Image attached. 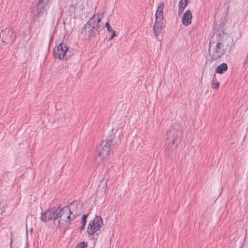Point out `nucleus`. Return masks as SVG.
<instances>
[{
	"label": "nucleus",
	"instance_id": "1",
	"mask_svg": "<svg viewBox=\"0 0 248 248\" xmlns=\"http://www.w3.org/2000/svg\"><path fill=\"white\" fill-rule=\"evenodd\" d=\"M112 141L111 140L103 141L97 148V154L95 157V162L98 165L102 164L109 155Z\"/></svg>",
	"mask_w": 248,
	"mask_h": 248
},
{
	"label": "nucleus",
	"instance_id": "2",
	"mask_svg": "<svg viewBox=\"0 0 248 248\" xmlns=\"http://www.w3.org/2000/svg\"><path fill=\"white\" fill-rule=\"evenodd\" d=\"M101 20V19L98 16L93 15L85 25V29L87 30L89 36L94 37L99 33L98 23Z\"/></svg>",
	"mask_w": 248,
	"mask_h": 248
},
{
	"label": "nucleus",
	"instance_id": "3",
	"mask_svg": "<svg viewBox=\"0 0 248 248\" xmlns=\"http://www.w3.org/2000/svg\"><path fill=\"white\" fill-rule=\"evenodd\" d=\"M103 225V221L100 216H96L91 220L88 224L87 232L89 235H93L99 230Z\"/></svg>",
	"mask_w": 248,
	"mask_h": 248
},
{
	"label": "nucleus",
	"instance_id": "4",
	"mask_svg": "<svg viewBox=\"0 0 248 248\" xmlns=\"http://www.w3.org/2000/svg\"><path fill=\"white\" fill-rule=\"evenodd\" d=\"M50 0H39L38 4L33 7L31 15L34 19H36L43 14L46 9V6Z\"/></svg>",
	"mask_w": 248,
	"mask_h": 248
},
{
	"label": "nucleus",
	"instance_id": "5",
	"mask_svg": "<svg viewBox=\"0 0 248 248\" xmlns=\"http://www.w3.org/2000/svg\"><path fill=\"white\" fill-rule=\"evenodd\" d=\"M58 218H60V220L64 221L69 224L74 219V216L70 213L69 209L67 206L59 209L57 208Z\"/></svg>",
	"mask_w": 248,
	"mask_h": 248
},
{
	"label": "nucleus",
	"instance_id": "6",
	"mask_svg": "<svg viewBox=\"0 0 248 248\" xmlns=\"http://www.w3.org/2000/svg\"><path fill=\"white\" fill-rule=\"evenodd\" d=\"M68 53V47L64 43L60 44L57 48L56 50H54V54L56 58L61 59L67 60L70 55Z\"/></svg>",
	"mask_w": 248,
	"mask_h": 248
},
{
	"label": "nucleus",
	"instance_id": "7",
	"mask_svg": "<svg viewBox=\"0 0 248 248\" xmlns=\"http://www.w3.org/2000/svg\"><path fill=\"white\" fill-rule=\"evenodd\" d=\"M222 44L220 42L217 43L213 47L212 45L210 46L209 49V54L213 60H217L221 57L224 53V51L221 47Z\"/></svg>",
	"mask_w": 248,
	"mask_h": 248
},
{
	"label": "nucleus",
	"instance_id": "8",
	"mask_svg": "<svg viewBox=\"0 0 248 248\" xmlns=\"http://www.w3.org/2000/svg\"><path fill=\"white\" fill-rule=\"evenodd\" d=\"M57 213V209L55 208H50L42 213L41 219L44 222L51 219L55 220L58 218Z\"/></svg>",
	"mask_w": 248,
	"mask_h": 248
},
{
	"label": "nucleus",
	"instance_id": "9",
	"mask_svg": "<svg viewBox=\"0 0 248 248\" xmlns=\"http://www.w3.org/2000/svg\"><path fill=\"white\" fill-rule=\"evenodd\" d=\"M0 36L2 37V41L7 44L13 42L15 39L13 31L10 28H6L2 30L0 33Z\"/></svg>",
	"mask_w": 248,
	"mask_h": 248
},
{
	"label": "nucleus",
	"instance_id": "10",
	"mask_svg": "<svg viewBox=\"0 0 248 248\" xmlns=\"http://www.w3.org/2000/svg\"><path fill=\"white\" fill-rule=\"evenodd\" d=\"M67 207L69 209L71 215L74 216V219L81 213L82 206L79 202L70 203Z\"/></svg>",
	"mask_w": 248,
	"mask_h": 248
},
{
	"label": "nucleus",
	"instance_id": "11",
	"mask_svg": "<svg viewBox=\"0 0 248 248\" xmlns=\"http://www.w3.org/2000/svg\"><path fill=\"white\" fill-rule=\"evenodd\" d=\"M74 1L75 3L72 4L70 6L82 13L88 6V0H74Z\"/></svg>",
	"mask_w": 248,
	"mask_h": 248
},
{
	"label": "nucleus",
	"instance_id": "12",
	"mask_svg": "<svg viewBox=\"0 0 248 248\" xmlns=\"http://www.w3.org/2000/svg\"><path fill=\"white\" fill-rule=\"evenodd\" d=\"M173 143H175V142L180 137L182 134V128L181 126L178 124H174L173 125Z\"/></svg>",
	"mask_w": 248,
	"mask_h": 248
},
{
	"label": "nucleus",
	"instance_id": "13",
	"mask_svg": "<svg viewBox=\"0 0 248 248\" xmlns=\"http://www.w3.org/2000/svg\"><path fill=\"white\" fill-rule=\"evenodd\" d=\"M192 18V12L190 10H186L182 18V21L183 24L185 26H187L191 23V20Z\"/></svg>",
	"mask_w": 248,
	"mask_h": 248
},
{
	"label": "nucleus",
	"instance_id": "14",
	"mask_svg": "<svg viewBox=\"0 0 248 248\" xmlns=\"http://www.w3.org/2000/svg\"><path fill=\"white\" fill-rule=\"evenodd\" d=\"M163 21L155 20L153 27L154 33L155 36H158L161 33L163 26Z\"/></svg>",
	"mask_w": 248,
	"mask_h": 248
},
{
	"label": "nucleus",
	"instance_id": "15",
	"mask_svg": "<svg viewBox=\"0 0 248 248\" xmlns=\"http://www.w3.org/2000/svg\"><path fill=\"white\" fill-rule=\"evenodd\" d=\"M164 8V4L161 2L158 6L157 11L155 13V20L163 21V9Z\"/></svg>",
	"mask_w": 248,
	"mask_h": 248
},
{
	"label": "nucleus",
	"instance_id": "16",
	"mask_svg": "<svg viewBox=\"0 0 248 248\" xmlns=\"http://www.w3.org/2000/svg\"><path fill=\"white\" fill-rule=\"evenodd\" d=\"M228 66L226 63H223L219 65L216 70L217 73L222 74L227 70Z\"/></svg>",
	"mask_w": 248,
	"mask_h": 248
},
{
	"label": "nucleus",
	"instance_id": "17",
	"mask_svg": "<svg viewBox=\"0 0 248 248\" xmlns=\"http://www.w3.org/2000/svg\"><path fill=\"white\" fill-rule=\"evenodd\" d=\"M188 3V0H181L179 3V7L185 9Z\"/></svg>",
	"mask_w": 248,
	"mask_h": 248
},
{
	"label": "nucleus",
	"instance_id": "18",
	"mask_svg": "<svg viewBox=\"0 0 248 248\" xmlns=\"http://www.w3.org/2000/svg\"><path fill=\"white\" fill-rule=\"evenodd\" d=\"M216 81V78H215V79H214V78H213V82L211 84L212 87L215 89H217L219 85V82L217 81Z\"/></svg>",
	"mask_w": 248,
	"mask_h": 248
},
{
	"label": "nucleus",
	"instance_id": "19",
	"mask_svg": "<svg viewBox=\"0 0 248 248\" xmlns=\"http://www.w3.org/2000/svg\"><path fill=\"white\" fill-rule=\"evenodd\" d=\"M6 204L0 202V215L2 214L6 209Z\"/></svg>",
	"mask_w": 248,
	"mask_h": 248
},
{
	"label": "nucleus",
	"instance_id": "20",
	"mask_svg": "<svg viewBox=\"0 0 248 248\" xmlns=\"http://www.w3.org/2000/svg\"><path fill=\"white\" fill-rule=\"evenodd\" d=\"M87 246V244L84 242H82L78 244L76 248H85Z\"/></svg>",
	"mask_w": 248,
	"mask_h": 248
},
{
	"label": "nucleus",
	"instance_id": "21",
	"mask_svg": "<svg viewBox=\"0 0 248 248\" xmlns=\"http://www.w3.org/2000/svg\"><path fill=\"white\" fill-rule=\"evenodd\" d=\"M105 26L107 28V31L109 32H112V31H115L112 30L111 27H110L108 22H106L105 24Z\"/></svg>",
	"mask_w": 248,
	"mask_h": 248
},
{
	"label": "nucleus",
	"instance_id": "22",
	"mask_svg": "<svg viewBox=\"0 0 248 248\" xmlns=\"http://www.w3.org/2000/svg\"><path fill=\"white\" fill-rule=\"evenodd\" d=\"M111 36L109 37L108 39V41H110L113 39V38L116 36V33L115 31H112V32H111Z\"/></svg>",
	"mask_w": 248,
	"mask_h": 248
},
{
	"label": "nucleus",
	"instance_id": "23",
	"mask_svg": "<svg viewBox=\"0 0 248 248\" xmlns=\"http://www.w3.org/2000/svg\"><path fill=\"white\" fill-rule=\"evenodd\" d=\"M87 218V215H84L82 217V224H86V219Z\"/></svg>",
	"mask_w": 248,
	"mask_h": 248
},
{
	"label": "nucleus",
	"instance_id": "24",
	"mask_svg": "<svg viewBox=\"0 0 248 248\" xmlns=\"http://www.w3.org/2000/svg\"><path fill=\"white\" fill-rule=\"evenodd\" d=\"M184 9H183V8H180V7H179V9H178V15H181V14L183 13V11H184Z\"/></svg>",
	"mask_w": 248,
	"mask_h": 248
},
{
	"label": "nucleus",
	"instance_id": "25",
	"mask_svg": "<svg viewBox=\"0 0 248 248\" xmlns=\"http://www.w3.org/2000/svg\"><path fill=\"white\" fill-rule=\"evenodd\" d=\"M85 224H82V225L80 227V229L81 230H82L83 229H84V227H85Z\"/></svg>",
	"mask_w": 248,
	"mask_h": 248
}]
</instances>
